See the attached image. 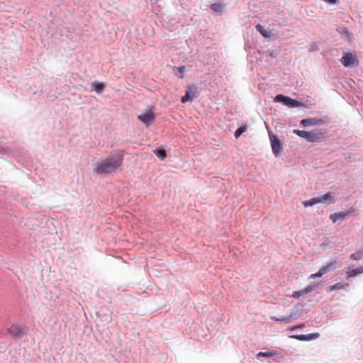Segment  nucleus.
<instances>
[{
    "instance_id": "f257e3e1",
    "label": "nucleus",
    "mask_w": 363,
    "mask_h": 363,
    "mask_svg": "<svg viewBox=\"0 0 363 363\" xmlns=\"http://www.w3.org/2000/svg\"><path fill=\"white\" fill-rule=\"evenodd\" d=\"M124 153L122 150H118L104 160L97 162L94 165V171L100 174H111L117 171L122 165Z\"/></svg>"
},
{
    "instance_id": "f03ea898",
    "label": "nucleus",
    "mask_w": 363,
    "mask_h": 363,
    "mask_svg": "<svg viewBox=\"0 0 363 363\" xmlns=\"http://www.w3.org/2000/svg\"><path fill=\"white\" fill-rule=\"evenodd\" d=\"M294 133L310 143L318 142L324 138V134L321 131L309 132L306 130H294Z\"/></svg>"
},
{
    "instance_id": "7ed1b4c3",
    "label": "nucleus",
    "mask_w": 363,
    "mask_h": 363,
    "mask_svg": "<svg viewBox=\"0 0 363 363\" xmlns=\"http://www.w3.org/2000/svg\"><path fill=\"white\" fill-rule=\"evenodd\" d=\"M340 61L346 67H354L359 65V60L355 52H344Z\"/></svg>"
},
{
    "instance_id": "20e7f679",
    "label": "nucleus",
    "mask_w": 363,
    "mask_h": 363,
    "mask_svg": "<svg viewBox=\"0 0 363 363\" xmlns=\"http://www.w3.org/2000/svg\"><path fill=\"white\" fill-rule=\"evenodd\" d=\"M274 101L281 102L284 105L291 108L301 107L303 105V103L301 101H298L297 100L293 99L289 96H286L281 94L277 95L274 98Z\"/></svg>"
},
{
    "instance_id": "39448f33",
    "label": "nucleus",
    "mask_w": 363,
    "mask_h": 363,
    "mask_svg": "<svg viewBox=\"0 0 363 363\" xmlns=\"http://www.w3.org/2000/svg\"><path fill=\"white\" fill-rule=\"evenodd\" d=\"M197 89H198L196 86H188L186 88L185 95L181 99L182 103L185 104L187 102H191L194 99L197 98L199 96Z\"/></svg>"
},
{
    "instance_id": "423d86ee",
    "label": "nucleus",
    "mask_w": 363,
    "mask_h": 363,
    "mask_svg": "<svg viewBox=\"0 0 363 363\" xmlns=\"http://www.w3.org/2000/svg\"><path fill=\"white\" fill-rule=\"evenodd\" d=\"M269 139L273 153L277 156L283 150L281 143L277 135L269 133Z\"/></svg>"
},
{
    "instance_id": "0eeeda50",
    "label": "nucleus",
    "mask_w": 363,
    "mask_h": 363,
    "mask_svg": "<svg viewBox=\"0 0 363 363\" xmlns=\"http://www.w3.org/2000/svg\"><path fill=\"white\" fill-rule=\"evenodd\" d=\"M325 123V121L322 118H309L301 121V124L304 126H315Z\"/></svg>"
},
{
    "instance_id": "6e6552de",
    "label": "nucleus",
    "mask_w": 363,
    "mask_h": 363,
    "mask_svg": "<svg viewBox=\"0 0 363 363\" xmlns=\"http://www.w3.org/2000/svg\"><path fill=\"white\" fill-rule=\"evenodd\" d=\"M354 210L352 208L351 210L348 211L347 212L341 211L339 213H333V214H330V218L333 223H336L339 220H344L350 213L354 212Z\"/></svg>"
},
{
    "instance_id": "1a4fd4ad",
    "label": "nucleus",
    "mask_w": 363,
    "mask_h": 363,
    "mask_svg": "<svg viewBox=\"0 0 363 363\" xmlns=\"http://www.w3.org/2000/svg\"><path fill=\"white\" fill-rule=\"evenodd\" d=\"M320 334L318 333H311L308 335H293L292 337L301 341H309L311 340L319 337Z\"/></svg>"
},
{
    "instance_id": "9d476101",
    "label": "nucleus",
    "mask_w": 363,
    "mask_h": 363,
    "mask_svg": "<svg viewBox=\"0 0 363 363\" xmlns=\"http://www.w3.org/2000/svg\"><path fill=\"white\" fill-rule=\"evenodd\" d=\"M138 118L140 121L148 125L154 120L155 115L153 112L147 111L138 116Z\"/></svg>"
},
{
    "instance_id": "9b49d317",
    "label": "nucleus",
    "mask_w": 363,
    "mask_h": 363,
    "mask_svg": "<svg viewBox=\"0 0 363 363\" xmlns=\"http://www.w3.org/2000/svg\"><path fill=\"white\" fill-rule=\"evenodd\" d=\"M9 333L13 337H19L23 333L21 327L16 324H13L8 329Z\"/></svg>"
},
{
    "instance_id": "f8f14e48",
    "label": "nucleus",
    "mask_w": 363,
    "mask_h": 363,
    "mask_svg": "<svg viewBox=\"0 0 363 363\" xmlns=\"http://www.w3.org/2000/svg\"><path fill=\"white\" fill-rule=\"evenodd\" d=\"M320 203H325V204H330V203H334L336 201V199L333 196V194L331 192H328L325 194V195L318 197Z\"/></svg>"
},
{
    "instance_id": "ddd939ff",
    "label": "nucleus",
    "mask_w": 363,
    "mask_h": 363,
    "mask_svg": "<svg viewBox=\"0 0 363 363\" xmlns=\"http://www.w3.org/2000/svg\"><path fill=\"white\" fill-rule=\"evenodd\" d=\"M340 265L339 264L337 261L333 260V261L330 262V263H328V264L320 268V269L322 270V272L325 274L329 272L330 271L334 270V269L340 267Z\"/></svg>"
},
{
    "instance_id": "4468645a",
    "label": "nucleus",
    "mask_w": 363,
    "mask_h": 363,
    "mask_svg": "<svg viewBox=\"0 0 363 363\" xmlns=\"http://www.w3.org/2000/svg\"><path fill=\"white\" fill-rule=\"evenodd\" d=\"M363 273V266L359 267L356 269L348 268L347 278L353 277L357 274Z\"/></svg>"
},
{
    "instance_id": "2eb2a0df",
    "label": "nucleus",
    "mask_w": 363,
    "mask_h": 363,
    "mask_svg": "<svg viewBox=\"0 0 363 363\" xmlns=\"http://www.w3.org/2000/svg\"><path fill=\"white\" fill-rule=\"evenodd\" d=\"M256 29L257 31H259L260 33V34L265 37V38H268V37H271L272 36V33L270 31H268L267 30L264 29V28L260 25V24H257L256 26Z\"/></svg>"
},
{
    "instance_id": "dca6fc26",
    "label": "nucleus",
    "mask_w": 363,
    "mask_h": 363,
    "mask_svg": "<svg viewBox=\"0 0 363 363\" xmlns=\"http://www.w3.org/2000/svg\"><path fill=\"white\" fill-rule=\"evenodd\" d=\"M294 318V316H293V314L291 313L288 316H281V317H275V316H272L271 317V319L276 321V322H283V321H285V322H289V320Z\"/></svg>"
},
{
    "instance_id": "f3484780",
    "label": "nucleus",
    "mask_w": 363,
    "mask_h": 363,
    "mask_svg": "<svg viewBox=\"0 0 363 363\" xmlns=\"http://www.w3.org/2000/svg\"><path fill=\"white\" fill-rule=\"evenodd\" d=\"M91 86L93 89L96 91L97 93H101L104 90L105 85L104 83L101 82H93L91 84Z\"/></svg>"
},
{
    "instance_id": "a211bd4d",
    "label": "nucleus",
    "mask_w": 363,
    "mask_h": 363,
    "mask_svg": "<svg viewBox=\"0 0 363 363\" xmlns=\"http://www.w3.org/2000/svg\"><path fill=\"white\" fill-rule=\"evenodd\" d=\"M320 203L319 198H313L303 203L305 207L312 206L315 204Z\"/></svg>"
},
{
    "instance_id": "6ab92c4d",
    "label": "nucleus",
    "mask_w": 363,
    "mask_h": 363,
    "mask_svg": "<svg viewBox=\"0 0 363 363\" xmlns=\"http://www.w3.org/2000/svg\"><path fill=\"white\" fill-rule=\"evenodd\" d=\"M347 286H348L347 284L336 283L334 285L330 286L329 291H332L333 290L344 289Z\"/></svg>"
},
{
    "instance_id": "aec40b11",
    "label": "nucleus",
    "mask_w": 363,
    "mask_h": 363,
    "mask_svg": "<svg viewBox=\"0 0 363 363\" xmlns=\"http://www.w3.org/2000/svg\"><path fill=\"white\" fill-rule=\"evenodd\" d=\"M277 352H276V351L260 352L257 354V357H272V356L277 355Z\"/></svg>"
},
{
    "instance_id": "412c9836",
    "label": "nucleus",
    "mask_w": 363,
    "mask_h": 363,
    "mask_svg": "<svg viewBox=\"0 0 363 363\" xmlns=\"http://www.w3.org/2000/svg\"><path fill=\"white\" fill-rule=\"evenodd\" d=\"M153 152L157 155V157L162 160L166 157L167 154L165 150L163 149H155Z\"/></svg>"
},
{
    "instance_id": "4be33fe9",
    "label": "nucleus",
    "mask_w": 363,
    "mask_h": 363,
    "mask_svg": "<svg viewBox=\"0 0 363 363\" xmlns=\"http://www.w3.org/2000/svg\"><path fill=\"white\" fill-rule=\"evenodd\" d=\"M363 257V250L355 252L350 255V259L352 260H359Z\"/></svg>"
},
{
    "instance_id": "5701e85b",
    "label": "nucleus",
    "mask_w": 363,
    "mask_h": 363,
    "mask_svg": "<svg viewBox=\"0 0 363 363\" xmlns=\"http://www.w3.org/2000/svg\"><path fill=\"white\" fill-rule=\"evenodd\" d=\"M211 8L216 12H221L223 10V5L218 3H214L211 5Z\"/></svg>"
},
{
    "instance_id": "b1692460",
    "label": "nucleus",
    "mask_w": 363,
    "mask_h": 363,
    "mask_svg": "<svg viewBox=\"0 0 363 363\" xmlns=\"http://www.w3.org/2000/svg\"><path fill=\"white\" fill-rule=\"evenodd\" d=\"M246 130L247 127L245 126H241L238 128L235 133V137L236 138H238Z\"/></svg>"
},
{
    "instance_id": "393cba45",
    "label": "nucleus",
    "mask_w": 363,
    "mask_h": 363,
    "mask_svg": "<svg viewBox=\"0 0 363 363\" xmlns=\"http://www.w3.org/2000/svg\"><path fill=\"white\" fill-rule=\"evenodd\" d=\"M323 275H324L323 272H322V270L320 269V270L318 271V272L315 273V274H313L310 276V279H315V278H318V277H321Z\"/></svg>"
},
{
    "instance_id": "a878e982",
    "label": "nucleus",
    "mask_w": 363,
    "mask_h": 363,
    "mask_svg": "<svg viewBox=\"0 0 363 363\" xmlns=\"http://www.w3.org/2000/svg\"><path fill=\"white\" fill-rule=\"evenodd\" d=\"M303 295H304L303 291L301 290V291H294L292 294V297H294L295 298H298L300 296H301Z\"/></svg>"
},
{
    "instance_id": "bb28decb",
    "label": "nucleus",
    "mask_w": 363,
    "mask_h": 363,
    "mask_svg": "<svg viewBox=\"0 0 363 363\" xmlns=\"http://www.w3.org/2000/svg\"><path fill=\"white\" fill-rule=\"evenodd\" d=\"M175 69H177L178 70V72L181 74L179 77L181 79H183L184 78L183 74L186 71L185 66H181V67H176Z\"/></svg>"
},
{
    "instance_id": "cd10ccee",
    "label": "nucleus",
    "mask_w": 363,
    "mask_h": 363,
    "mask_svg": "<svg viewBox=\"0 0 363 363\" xmlns=\"http://www.w3.org/2000/svg\"><path fill=\"white\" fill-rule=\"evenodd\" d=\"M313 289V286H308L306 287L304 289H303V291L304 294H308V293L312 291Z\"/></svg>"
},
{
    "instance_id": "c85d7f7f",
    "label": "nucleus",
    "mask_w": 363,
    "mask_h": 363,
    "mask_svg": "<svg viewBox=\"0 0 363 363\" xmlns=\"http://www.w3.org/2000/svg\"><path fill=\"white\" fill-rule=\"evenodd\" d=\"M304 327H305V325L303 323H301V324L297 325L296 326H294L291 330H296V329L303 328Z\"/></svg>"
},
{
    "instance_id": "c756f323",
    "label": "nucleus",
    "mask_w": 363,
    "mask_h": 363,
    "mask_svg": "<svg viewBox=\"0 0 363 363\" xmlns=\"http://www.w3.org/2000/svg\"><path fill=\"white\" fill-rule=\"evenodd\" d=\"M345 33H347V34H349V32H348V30H345Z\"/></svg>"
}]
</instances>
